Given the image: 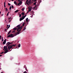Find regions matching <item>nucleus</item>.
I'll return each instance as SVG.
<instances>
[{"label":"nucleus","mask_w":73,"mask_h":73,"mask_svg":"<svg viewBox=\"0 0 73 73\" xmlns=\"http://www.w3.org/2000/svg\"><path fill=\"white\" fill-rule=\"evenodd\" d=\"M3 41H4V39H2L1 41L3 42Z\"/></svg>","instance_id":"c03bdc74"},{"label":"nucleus","mask_w":73,"mask_h":73,"mask_svg":"<svg viewBox=\"0 0 73 73\" xmlns=\"http://www.w3.org/2000/svg\"><path fill=\"white\" fill-rule=\"evenodd\" d=\"M20 25H18L16 27H17V28H20Z\"/></svg>","instance_id":"2eb2a0df"},{"label":"nucleus","mask_w":73,"mask_h":73,"mask_svg":"<svg viewBox=\"0 0 73 73\" xmlns=\"http://www.w3.org/2000/svg\"><path fill=\"white\" fill-rule=\"evenodd\" d=\"M4 7H5V6H4Z\"/></svg>","instance_id":"774afa93"},{"label":"nucleus","mask_w":73,"mask_h":73,"mask_svg":"<svg viewBox=\"0 0 73 73\" xmlns=\"http://www.w3.org/2000/svg\"><path fill=\"white\" fill-rule=\"evenodd\" d=\"M27 24H26L25 25V27H27Z\"/></svg>","instance_id":"3c124183"},{"label":"nucleus","mask_w":73,"mask_h":73,"mask_svg":"<svg viewBox=\"0 0 73 73\" xmlns=\"http://www.w3.org/2000/svg\"><path fill=\"white\" fill-rule=\"evenodd\" d=\"M1 11L0 12V15L1 14Z\"/></svg>","instance_id":"bf43d9fd"},{"label":"nucleus","mask_w":73,"mask_h":73,"mask_svg":"<svg viewBox=\"0 0 73 73\" xmlns=\"http://www.w3.org/2000/svg\"><path fill=\"white\" fill-rule=\"evenodd\" d=\"M9 10H11V6H10V8H9Z\"/></svg>","instance_id":"f704fd0d"},{"label":"nucleus","mask_w":73,"mask_h":73,"mask_svg":"<svg viewBox=\"0 0 73 73\" xmlns=\"http://www.w3.org/2000/svg\"><path fill=\"white\" fill-rule=\"evenodd\" d=\"M5 46H4V48H3V50H5Z\"/></svg>","instance_id":"473e14b6"},{"label":"nucleus","mask_w":73,"mask_h":73,"mask_svg":"<svg viewBox=\"0 0 73 73\" xmlns=\"http://www.w3.org/2000/svg\"><path fill=\"white\" fill-rule=\"evenodd\" d=\"M8 5H9V6H10L11 5V4L9 3H8Z\"/></svg>","instance_id":"cd10ccee"},{"label":"nucleus","mask_w":73,"mask_h":73,"mask_svg":"<svg viewBox=\"0 0 73 73\" xmlns=\"http://www.w3.org/2000/svg\"><path fill=\"white\" fill-rule=\"evenodd\" d=\"M14 3L15 4V5H17V2H16V1H15Z\"/></svg>","instance_id":"dca6fc26"},{"label":"nucleus","mask_w":73,"mask_h":73,"mask_svg":"<svg viewBox=\"0 0 73 73\" xmlns=\"http://www.w3.org/2000/svg\"><path fill=\"white\" fill-rule=\"evenodd\" d=\"M11 20H9V23H10V22H11Z\"/></svg>","instance_id":"4d7b16f0"},{"label":"nucleus","mask_w":73,"mask_h":73,"mask_svg":"<svg viewBox=\"0 0 73 73\" xmlns=\"http://www.w3.org/2000/svg\"><path fill=\"white\" fill-rule=\"evenodd\" d=\"M20 30H19V31L18 30V32H20V31H21V29H19Z\"/></svg>","instance_id":"c85d7f7f"},{"label":"nucleus","mask_w":73,"mask_h":73,"mask_svg":"<svg viewBox=\"0 0 73 73\" xmlns=\"http://www.w3.org/2000/svg\"><path fill=\"white\" fill-rule=\"evenodd\" d=\"M4 53V52H2L1 53V54H3Z\"/></svg>","instance_id":"37998d69"},{"label":"nucleus","mask_w":73,"mask_h":73,"mask_svg":"<svg viewBox=\"0 0 73 73\" xmlns=\"http://www.w3.org/2000/svg\"><path fill=\"white\" fill-rule=\"evenodd\" d=\"M11 8H14V7H13V5H12L11 6Z\"/></svg>","instance_id":"79ce46f5"},{"label":"nucleus","mask_w":73,"mask_h":73,"mask_svg":"<svg viewBox=\"0 0 73 73\" xmlns=\"http://www.w3.org/2000/svg\"><path fill=\"white\" fill-rule=\"evenodd\" d=\"M25 5H27L26 4V3H25Z\"/></svg>","instance_id":"338daca9"},{"label":"nucleus","mask_w":73,"mask_h":73,"mask_svg":"<svg viewBox=\"0 0 73 73\" xmlns=\"http://www.w3.org/2000/svg\"><path fill=\"white\" fill-rule=\"evenodd\" d=\"M25 9V8H23L21 10L22 11H24V9Z\"/></svg>","instance_id":"6ab92c4d"},{"label":"nucleus","mask_w":73,"mask_h":73,"mask_svg":"<svg viewBox=\"0 0 73 73\" xmlns=\"http://www.w3.org/2000/svg\"><path fill=\"white\" fill-rule=\"evenodd\" d=\"M19 11V10H16L15 11V13H16Z\"/></svg>","instance_id":"aec40b11"},{"label":"nucleus","mask_w":73,"mask_h":73,"mask_svg":"<svg viewBox=\"0 0 73 73\" xmlns=\"http://www.w3.org/2000/svg\"><path fill=\"white\" fill-rule=\"evenodd\" d=\"M31 0H30V2H31Z\"/></svg>","instance_id":"69168bd1"},{"label":"nucleus","mask_w":73,"mask_h":73,"mask_svg":"<svg viewBox=\"0 0 73 73\" xmlns=\"http://www.w3.org/2000/svg\"><path fill=\"white\" fill-rule=\"evenodd\" d=\"M29 11H28V12H27V13H29Z\"/></svg>","instance_id":"052dcab7"},{"label":"nucleus","mask_w":73,"mask_h":73,"mask_svg":"<svg viewBox=\"0 0 73 73\" xmlns=\"http://www.w3.org/2000/svg\"><path fill=\"white\" fill-rule=\"evenodd\" d=\"M27 72L26 71H25L23 73H27Z\"/></svg>","instance_id":"ea45409f"},{"label":"nucleus","mask_w":73,"mask_h":73,"mask_svg":"<svg viewBox=\"0 0 73 73\" xmlns=\"http://www.w3.org/2000/svg\"><path fill=\"white\" fill-rule=\"evenodd\" d=\"M12 44V43H11V42H8L6 44L7 45V46H9V45H10V44Z\"/></svg>","instance_id":"20e7f679"},{"label":"nucleus","mask_w":73,"mask_h":73,"mask_svg":"<svg viewBox=\"0 0 73 73\" xmlns=\"http://www.w3.org/2000/svg\"><path fill=\"white\" fill-rule=\"evenodd\" d=\"M3 15H4V14H1V15L2 16H3Z\"/></svg>","instance_id":"09e8293b"},{"label":"nucleus","mask_w":73,"mask_h":73,"mask_svg":"<svg viewBox=\"0 0 73 73\" xmlns=\"http://www.w3.org/2000/svg\"><path fill=\"white\" fill-rule=\"evenodd\" d=\"M10 51H9V50H5V52H4V53H7V52H9Z\"/></svg>","instance_id":"9d476101"},{"label":"nucleus","mask_w":73,"mask_h":73,"mask_svg":"<svg viewBox=\"0 0 73 73\" xmlns=\"http://www.w3.org/2000/svg\"><path fill=\"white\" fill-rule=\"evenodd\" d=\"M4 46L5 47V48L4 50V51H5V50H8V48H7V46Z\"/></svg>","instance_id":"0eeeda50"},{"label":"nucleus","mask_w":73,"mask_h":73,"mask_svg":"<svg viewBox=\"0 0 73 73\" xmlns=\"http://www.w3.org/2000/svg\"><path fill=\"white\" fill-rule=\"evenodd\" d=\"M7 31V29H5V31Z\"/></svg>","instance_id":"864d4df0"},{"label":"nucleus","mask_w":73,"mask_h":73,"mask_svg":"<svg viewBox=\"0 0 73 73\" xmlns=\"http://www.w3.org/2000/svg\"><path fill=\"white\" fill-rule=\"evenodd\" d=\"M1 39V36H0V39Z\"/></svg>","instance_id":"a18cd8bd"},{"label":"nucleus","mask_w":73,"mask_h":73,"mask_svg":"<svg viewBox=\"0 0 73 73\" xmlns=\"http://www.w3.org/2000/svg\"><path fill=\"white\" fill-rule=\"evenodd\" d=\"M37 6H35V7H34V9H35L36 8Z\"/></svg>","instance_id":"72a5a7b5"},{"label":"nucleus","mask_w":73,"mask_h":73,"mask_svg":"<svg viewBox=\"0 0 73 73\" xmlns=\"http://www.w3.org/2000/svg\"><path fill=\"white\" fill-rule=\"evenodd\" d=\"M6 40H7V39H5L4 41L3 42V44H5V43H6Z\"/></svg>","instance_id":"423d86ee"},{"label":"nucleus","mask_w":73,"mask_h":73,"mask_svg":"<svg viewBox=\"0 0 73 73\" xmlns=\"http://www.w3.org/2000/svg\"><path fill=\"white\" fill-rule=\"evenodd\" d=\"M15 46V44H13V45H9L8 46V49L9 50H10V49H12L13 46Z\"/></svg>","instance_id":"f257e3e1"},{"label":"nucleus","mask_w":73,"mask_h":73,"mask_svg":"<svg viewBox=\"0 0 73 73\" xmlns=\"http://www.w3.org/2000/svg\"><path fill=\"white\" fill-rule=\"evenodd\" d=\"M15 36L13 34H11L7 36V37H11L12 38Z\"/></svg>","instance_id":"f03ea898"},{"label":"nucleus","mask_w":73,"mask_h":73,"mask_svg":"<svg viewBox=\"0 0 73 73\" xmlns=\"http://www.w3.org/2000/svg\"><path fill=\"white\" fill-rule=\"evenodd\" d=\"M18 0V1H19V2L20 1H20V0Z\"/></svg>","instance_id":"8fccbe9b"},{"label":"nucleus","mask_w":73,"mask_h":73,"mask_svg":"<svg viewBox=\"0 0 73 73\" xmlns=\"http://www.w3.org/2000/svg\"><path fill=\"white\" fill-rule=\"evenodd\" d=\"M24 18L23 17H22V18H20V21H22V20H24Z\"/></svg>","instance_id":"6e6552de"},{"label":"nucleus","mask_w":73,"mask_h":73,"mask_svg":"<svg viewBox=\"0 0 73 73\" xmlns=\"http://www.w3.org/2000/svg\"><path fill=\"white\" fill-rule=\"evenodd\" d=\"M17 33H16L14 34V36H17Z\"/></svg>","instance_id":"4be33fe9"},{"label":"nucleus","mask_w":73,"mask_h":73,"mask_svg":"<svg viewBox=\"0 0 73 73\" xmlns=\"http://www.w3.org/2000/svg\"><path fill=\"white\" fill-rule=\"evenodd\" d=\"M28 1L27 0L26 1V3L28 5H29V3H28Z\"/></svg>","instance_id":"9b49d317"},{"label":"nucleus","mask_w":73,"mask_h":73,"mask_svg":"<svg viewBox=\"0 0 73 73\" xmlns=\"http://www.w3.org/2000/svg\"><path fill=\"white\" fill-rule=\"evenodd\" d=\"M25 70H26V71H27V72H28V70H27V68H25Z\"/></svg>","instance_id":"58836bf2"},{"label":"nucleus","mask_w":73,"mask_h":73,"mask_svg":"<svg viewBox=\"0 0 73 73\" xmlns=\"http://www.w3.org/2000/svg\"><path fill=\"white\" fill-rule=\"evenodd\" d=\"M21 33V32H19V31H18L17 33H16L17 34V35H19V33Z\"/></svg>","instance_id":"f3484780"},{"label":"nucleus","mask_w":73,"mask_h":73,"mask_svg":"<svg viewBox=\"0 0 73 73\" xmlns=\"http://www.w3.org/2000/svg\"><path fill=\"white\" fill-rule=\"evenodd\" d=\"M25 25V23H23V27H24V26Z\"/></svg>","instance_id":"bb28decb"},{"label":"nucleus","mask_w":73,"mask_h":73,"mask_svg":"<svg viewBox=\"0 0 73 73\" xmlns=\"http://www.w3.org/2000/svg\"><path fill=\"white\" fill-rule=\"evenodd\" d=\"M21 15H22L23 16H24V15H25V13H24L22 12L21 13Z\"/></svg>","instance_id":"ddd939ff"},{"label":"nucleus","mask_w":73,"mask_h":73,"mask_svg":"<svg viewBox=\"0 0 73 73\" xmlns=\"http://www.w3.org/2000/svg\"><path fill=\"white\" fill-rule=\"evenodd\" d=\"M5 3H6V1H5L4 3V6H5Z\"/></svg>","instance_id":"393cba45"},{"label":"nucleus","mask_w":73,"mask_h":73,"mask_svg":"<svg viewBox=\"0 0 73 73\" xmlns=\"http://www.w3.org/2000/svg\"><path fill=\"white\" fill-rule=\"evenodd\" d=\"M8 15H9V13H7V16H8Z\"/></svg>","instance_id":"a19ab883"},{"label":"nucleus","mask_w":73,"mask_h":73,"mask_svg":"<svg viewBox=\"0 0 73 73\" xmlns=\"http://www.w3.org/2000/svg\"><path fill=\"white\" fill-rule=\"evenodd\" d=\"M21 17V14H19V17Z\"/></svg>","instance_id":"7c9ffc66"},{"label":"nucleus","mask_w":73,"mask_h":73,"mask_svg":"<svg viewBox=\"0 0 73 73\" xmlns=\"http://www.w3.org/2000/svg\"><path fill=\"white\" fill-rule=\"evenodd\" d=\"M27 23H28V21H26Z\"/></svg>","instance_id":"5fc2aeb1"},{"label":"nucleus","mask_w":73,"mask_h":73,"mask_svg":"<svg viewBox=\"0 0 73 73\" xmlns=\"http://www.w3.org/2000/svg\"><path fill=\"white\" fill-rule=\"evenodd\" d=\"M8 13H10V12H8Z\"/></svg>","instance_id":"e2e57ef3"},{"label":"nucleus","mask_w":73,"mask_h":73,"mask_svg":"<svg viewBox=\"0 0 73 73\" xmlns=\"http://www.w3.org/2000/svg\"><path fill=\"white\" fill-rule=\"evenodd\" d=\"M22 3L23 2H22V1H20L19 2V3L17 4V5H20H20H21Z\"/></svg>","instance_id":"39448f33"},{"label":"nucleus","mask_w":73,"mask_h":73,"mask_svg":"<svg viewBox=\"0 0 73 73\" xmlns=\"http://www.w3.org/2000/svg\"><path fill=\"white\" fill-rule=\"evenodd\" d=\"M25 29H26V27H25V28H23V31H25Z\"/></svg>","instance_id":"5701e85b"},{"label":"nucleus","mask_w":73,"mask_h":73,"mask_svg":"<svg viewBox=\"0 0 73 73\" xmlns=\"http://www.w3.org/2000/svg\"><path fill=\"white\" fill-rule=\"evenodd\" d=\"M16 31H13V32H12V33H15V32Z\"/></svg>","instance_id":"e433bc0d"},{"label":"nucleus","mask_w":73,"mask_h":73,"mask_svg":"<svg viewBox=\"0 0 73 73\" xmlns=\"http://www.w3.org/2000/svg\"><path fill=\"white\" fill-rule=\"evenodd\" d=\"M5 9L6 11H8V9L7 8H6Z\"/></svg>","instance_id":"c756f323"},{"label":"nucleus","mask_w":73,"mask_h":73,"mask_svg":"<svg viewBox=\"0 0 73 73\" xmlns=\"http://www.w3.org/2000/svg\"><path fill=\"white\" fill-rule=\"evenodd\" d=\"M31 10H32V7H31L29 9L28 11L31 12Z\"/></svg>","instance_id":"1a4fd4ad"},{"label":"nucleus","mask_w":73,"mask_h":73,"mask_svg":"<svg viewBox=\"0 0 73 73\" xmlns=\"http://www.w3.org/2000/svg\"><path fill=\"white\" fill-rule=\"evenodd\" d=\"M23 29L22 26H21V27H19L17 29V31H19V29Z\"/></svg>","instance_id":"7ed1b4c3"},{"label":"nucleus","mask_w":73,"mask_h":73,"mask_svg":"<svg viewBox=\"0 0 73 73\" xmlns=\"http://www.w3.org/2000/svg\"><path fill=\"white\" fill-rule=\"evenodd\" d=\"M28 3H29V4H31V2L29 0L28 1Z\"/></svg>","instance_id":"412c9836"},{"label":"nucleus","mask_w":73,"mask_h":73,"mask_svg":"<svg viewBox=\"0 0 73 73\" xmlns=\"http://www.w3.org/2000/svg\"><path fill=\"white\" fill-rule=\"evenodd\" d=\"M2 56V55H0V57H1Z\"/></svg>","instance_id":"13d9d810"},{"label":"nucleus","mask_w":73,"mask_h":73,"mask_svg":"<svg viewBox=\"0 0 73 73\" xmlns=\"http://www.w3.org/2000/svg\"><path fill=\"white\" fill-rule=\"evenodd\" d=\"M14 0H11V1H13Z\"/></svg>","instance_id":"0e129e2a"},{"label":"nucleus","mask_w":73,"mask_h":73,"mask_svg":"<svg viewBox=\"0 0 73 73\" xmlns=\"http://www.w3.org/2000/svg\"><path fill=\"white\" fill-rule=\"evenodd\" d=\"M10 27V25H9V27H8V28H9Z\"/></svg>","instance_id":"49530a36"},{"label":"nucleus","mask_w":73,"mask_h":73,"mask_svg":"<svg viewBox=\"0 0 73 73\" xmlns=\"http://www.w3.org/2000/svg\"><path fill=\"white\" fill-rule=\"evenodd\" d=\"M39 1L40 3H41V2H42L41 0H39Z\"/></svg>","instance_id":"c9c22d12"},{"label":"nucleus","mask_w":73,"mask_h":73,"mask_svg":"<svg viewBox=\"0 0 73 73\" xmlns=\"http://www.w3.org/2000/svg\"><path fill=\"white\" fill-rule=\"evenodd\" d=\"M34 0H32L31 1H34Z\"/></svg>","instance_id":"6e6d98bb"},{"label":"nucleus","mask_w":73,"mask_h":73,"mask_svg":"<svg viewBox=\"0 0 73 73\" xmlns=\"http://www.w3.org/2000/svg\"><path fill=\"white\" fill-rule=\"evenodd\" d=\"M11 30H10L9 32L7 34V35H9V34L11 33Z\"/></svg>","instance_id":"4468645a"},{"label":"nucleus","mask_w":73,"mask_h":73,"mask_svg":"<svg viewBox=\"0 0 73 73\" xmlns=\"http://www.w3.org/2000/svg\"><path fill=\"white\" fill-rule=\"evenodd\" d=\"M11 19V17L9 18L8 20H10Z\"/></svg>","instance_id":"de8ad7c7"},{"label":"nucleus","mask_w":73,"mask_h":73,"mask_svg":"<svg viewBox=\"0 0 73 73\" xmlns=\"http://www.w3.org/2000/svg\"><path fill=\"white\" fill-rule=\"evenodd\" d=\"M20 46H21V44H19L18 45V47L20 48Z\"/></svg>","instance_id":"a211bd4d"},{"label":"nucleus","mask_w":73,"mask_h":73,"mask_svg":"<svg viewBox=\"0 0 73 73\" xmlns=\"http://www.w3.org/2000/svg\"><path fill=\"white\" fill-rule=\"evenodd\" d=\"M26 21H28V18H27L26 19Z\"/></svg>","instance_id":"a878e982"},{"label":"nucleus","mask_w":73,"mask_h":73,"mask_svg":"<svg viewBox=\"0 0 73 73\" xmlns=\"http://www.w3.org/2000/svg\"><path fill=\"white\" fill-rule=\"evenodd\" d=\"M17 27H15V28H14L13 29V30L14 31H16V30H17Z\"/></svg>","instance_id":"f8f14e48"},{"label":"nucleus","mask_w":73,"mask_h":73,"mask_svg":"<svg viewBox=\"0 0 73 73\" xmlns=\"http://www.w3.org/2000/svg\"><path fill=\"white\" fill-rule=\"evenodd\" d=\"M36 0H34V2H36Z\"/></svg>","instance_id":"603ef678"},{"label":"nucleus","mask_w":73,"mask_h":73,"mask_svg":"<svg viewBox=\"0 0 73 73\" xmlns=\"http://www.w3.org/2000/svg\"><path fill=\"white\" fill-rule=\"evenodd\" d=\"M2 39H3V37H2Z\"/></svg>","instance_id":"680f3d73"},{"label":"nucleus","mask_w":73,"mask_h":73,"mask_svg":"<svg viewBox=\"0 0 73 73\" xmlns=\"http://www.w3.org/2000/svg\"><path fill=\"white\" fill-rule=\"evenodd\" d=\"M36 2L34 3V5H36Z\"/></svg>","instance_id":"2f4dec72"},{"label":"nucleus","mask_w":73,"mask_h":73,"mask_svg":"<svg viewBox=\"0 0 73 73\" xmlns=\"http://www.w3.org/2000/svg\"><path fill=\"white\" fill-rule=\"evenodd\" d=\"M8 26H9V25H7V27L6 28H8Z\"/></svg>","instance_id":"4c0bfd02"},{"label":"nucleus","mask_w":73,"mask_h":73,"mask_svg":"<svg viewBox=\"0 0 73 73\" xmlns=\"http://www.w3.org/2000/svg\"><path fill=\"white\" fill-rule=\"evenodd\" d=\"M26 16H27V15H25L24 16H22V17H23L24 18V19H25V17Z\"/></svg>","instance_id":"b1692460"}]
</instances>
